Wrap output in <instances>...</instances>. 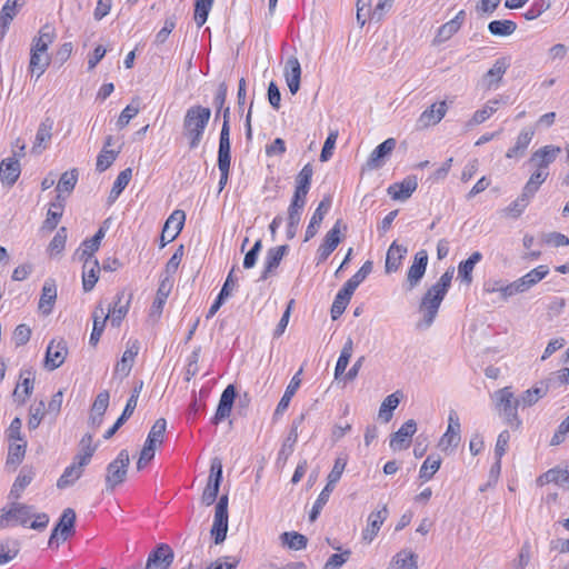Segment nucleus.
Returning <instances> with one entry per match:
<instances>
[{
  "label": "nucleus",
  "mask_w": 569,
  "mask_h": 569,
  "mask_svg": "<svg viewBox=\"0 0 569 569\" xmlns=\"http://www.w3.org/2000/svg\"><path fill=\"white\" fill-rule=\"evenodd\" d=\"M406 253H407L406 247L393 242L387 251L386 264H385L386 272L387 273L396 272L399 269V267L401 266V260L403 259Z\"/></svg>",
  "instance_id": "nucleus-37"
},
{
  "label": "nucleus",
  "mask_w": 569,
  "mask_h": 569,
  "mask_svg": "<svg viewBox=\"0 0 569 569\" xmlns=\"http://www.w3.org/2000/svg\"><path fill=\"white\" fill-rule=\"evenodd\" d=\"M166 428L167 421L164 418H159L158 420H156V422L151 427V430L149 431L146 443L151 445L153 447L161 445L163 441Z\"/></svg>",
  "instance_id": "nucleus-59"
},
{
  "label": "nucleus",
  "mask_w": 569,
  "mask_h": 569,
  "mask_svg": "<svg viewBox=\"0 0 569 569\" xmlns=\"http://www.w3.org/2000/svg\"><path fill=\"white\" fill-rule=\"evenodd\" d=\"M228 532V496L223 495L220 497L216 505L214 519L211 528V536L213 537L214 543L219 545L226 540Z\"/></svg>",
  "instance_id": "nucleus-5"
},
{
  "label": "nucleus",
  "mask_w": 569,
  "mask_h": 569,
  "mask_svg": "<svg viewBox=\"0 0 569 569\" xmlns=\"http://www.w3.org/2000/svg\"><path fill=\"white\" fill-rule=\"evenodd\" d=\"M561 153V148L548 144L536 150L529 158L528 164L535 168L537 171L549 172V166L557 159Z\"/></svg>",
  "instance_id": "nucleus-10"
},
{
  "label": "nucleus",
  "mask_w": 569,
  "mask_h": 569,
  "mask_svg": "<svg viewBox=\"0 0 569 569\" xmlns=\"http://www.w3.org/2000/svg\"><path fill=\"white\" fill-rule=\"evenodd\" d=\"M24 4V0H7L0 11V40L4 37L11 21L18 13V9Z\"/></svg>",
  "instance_id": "nucleus-29"
},
{
  "label": "nucleus",
  "mask_w": 569,
  "mask_h": 569,
  "mask_svg": "<svg viewBox=\"0 0 569 569\" xmlns=\"http://www.w3.org/2000/svg\"><path fill=\"white\" fill-rule=\"evenodd\" d=\"M460 440V432L447 428V431L442 435V437L439 440L438 447L443 452H451L455 448L458 447Z\"/></svg>",
  "instance_id": "nucleus-61"
},
{
  "label": "nucleus",
  "mask_w": 569,
  "mask_h": 569,
  "mask_svg": "<svg viewBox=\"0 0 569 569\" xmlns=\"http://www.w3.org/2000/svg\"><path fill=\"white\" fill-rule=\"evenodd\" d=\"M353 352V341L348 338L345 342L335 368V378H339L347 369Z\"/></svg>",
  "instance_id": "nucleus-52"
},
{
  "label": "nucleus",
  "mask_w": 569,
  "mask_h": 569,
  "mask_svg": "<svg viewBox=\"0 0 569 569\" xmlns=\"http://www.w3.org/2000/svg\"><path fill=\"white\" fill-rule=\"evenodd\" d=\"M347 226L342 222L341 219H338L333 227L327 232L323 242L319 246L317 254L318 261H326L329 256L335 251V249L339 246L341 241V230H346Z\"/></svg>",
  "instance_id": "nucleus-9"
},
{
  "label": "nucleus",
  "mask_w": 569,
  "mask_h": 569,
  "mask_svg": "<svg viewBox=\"0 0 569 569\" xmlns=\"http://www.w3.org/2000/svg\"><path fill=\"white\" fill-rule=\"evenodd\" d=\"M280 540L283 546L292 550H302L308 543L307 537L296 531L281 533Z\"/></svg>",
  "instance_id": "nucleus-56"
},
{
  "label": "nucleus",
  "mask_w": 569,
  "mask_h": 569,
  "mask_svg": "<svg viewBox=\"0 0 569 569\" xmlns=\"http://www.w3.org/2000/svg\"><path fill=\"white\" fill-rule=\"evenodd\" d=\"M417 431V422L413 419L407 420L396 432L390 436L389 446L393 451L409 448L411 438Z\"/></svg>",
  "instance_id": "nucleus-14"
},
{
  "label": "nucleus",
  "mask_w": 569,
  "mask_h": 569,
  "mask_svg": "<svg viewBox=\"0 0 569 569\" xmlns=\"http://www.w3.org/2000/svg\"><path fill=\"white\" fill-rule=\"evenodd\" d=\"M550 383L548 379L546 378L542 381H539L537 385H535L532 388L523 391L520 397L518 398V402L520 403L521 408H528L536 405L540 399H542L550 389Z\"/></svg>",
  "instance_id": "nucleus-22"
},
{
  "label": "nucleus",
  "mask_w": 569,
  "mask_h": 569,
  "mask_svg": "<svg viewBox=\"0 0 569 569\" xmlns=\"http://www.w3.org/2000/svg\"><path fill=\"white\" fill-rule=\"evenodd\" d=\"M21 172L19 160L14 157L3 159L0 163V179L8 186H13Z\"/></svg>",
  "instance_id": "nucleus-30"
},
{
  "label": "nucleus",
  "mask_w": 569,
  "mask_h": 569,
  "mask_svg": "<svg viewBox=\"0 0 569 569\" xmlns=\"http://www.w3.org/2000/svg\"><path fill=\"white\" fill-rule=\"evenodd\" d=\"M428 263V253L426 250H419L413 259V263L407 273L408 290H412L417 287L425 276Z\"/></svg>",
  "instance_id": "nucleus-19"
},
{
  "label": "nucleus",
  "mask_w": 569,
  "mask_h": 569,
  "mask_svg": "<svg viewBox=\"0 0 569 569\" xmlns=\"http://www.w3.org/2000/svg\"><path fill=\"white\" fill-rule=\"evenodd\" d=\"M86 466L87 465H80L79 460L73 459L72 465L67 467L61 477L58 479L57 487L59 489H64L69 486H72L82 476L83 468Z\"/></svg>",
  "instance_id": "nucleus-38"
},
{
  "label": "nucleus",
  "mask_w": 569,
  "mask_h": 569,
  "mask_svg": "<svg viewBox=\"0 0 569 569\" xmlns=\"http://www.w3.org/2000/svg\"><path fill=\"white\" fill-rule=\"evenodd\" d=\"M34 476H36V471H34L33 467H30V466L22 467L11 487L9 497L14 500L19 499L21 497L23 490L31 483Z\"/></svg>",
  "instance_id": "nucleus-28"
},
{
  "label": "nucleus",
  "mask_w": 569,
  "mask_h": 569,
  "mask_svg": "<svg viewBox=\"0 0 569 569\" xmlns=\"http://www.w3.org/2000/svg\"><path fill=\"white\" fill-rule=\"evenodd\" d=\"M78 181V170L72 169L70 171H66L60 177L57 184L58 199L62 198V193L70 194L74 189Z\"/></svg>",
  "instance_id": "nucleus-46"
},
{
  "label": "nucleus",
  "mask_w": 569,
  "mask_h": 569,
  "mask_svg": "<svg viewBox=\"0 0 569 569\" xmlns=\"http://www.w3.org/2000/svg\"><path fill=\"white\" fill-rule=\"evenodd\" d=\"M172 289V280H169V277H164L157 290L156 299L152 303V311L161 313L162 308L166 303L167 298L170 295V291Z\"/></svg>",
  "instance_id": "nucleus-50"
},
{
  "label": "nucleus",
  "mask_w": 569,
  "mask_h": 569,
  "mask_svg": "<svg viewBox=\"0 0 569 569\" xmlns=\"http://www.w3.org/2000/svg\"><path fill=\"white\" fill-rule=\"evenodd\" d=\"M446 295L430 287L421 299L419 309L423 312L425 327H430Z\"/></svg>",
  "instance_id": "nucleus-6"
},
{
  "label": "nucleus",
  "mask_w": 569,
  "mask_h": 569,
  "mask_svg": "<svg viewBox=\"0 0 569 569\" xmlns=\"http://www.w3.org/2000/svg\"><path fill=\"white\" fill-rule=\"evenodd\" d=\"M498 415L512 429H519L522 425L518 415L520 403L511 390V387L501 388L492 395Z\"/></svg>",
  "instance_id": "nucleus-2"
},
{
  "label": "nucleus",
  "mask_w": 569,
  "mask_h": 569,
  "mask_svg": "<svg viewBox=\"0 0 569 569\" xmlns=\"http://www.w3.org/2000/svg\"><path fill=\"white\" fill-rule=\"evenodd\" d=\"M481 259L482 254L476 251L467 260L461 261L458 266V278L469 286L472 282L473 268Z\"/></svg>",
  "instance_id": "nucleus-41"
},
{
  "label": "nucleus",
  "mask_w": 569,
  "mask_h": 569,
  "mask_svg": "<svg viewBox=\"0 0 569 569\" xmlns=\"http://www.w3.org/2000/svg\"><path fill=\"white\" fill-rule=\"evenodd\" d=\"M214 0H196L194 21L198 27L206 23Z\"/></svg>",
  "instance_id": "nucleus-62"
},
{
  "label": "nucleus",
  "mask_w": 569,
  "mask_h": 569,
  "mask_svg": "<svg viewBox=\"0 0 569 569\" xmlns=\"http://www.w3.org/2000/svg\"><path fill=\"white\" fill-rule=\"evenodd\" d=\"M53 130V120L49 117L43 119L38 127L36 139L33 146L31 148V152L34 154H40L44 149H47L51 138Z\"/></svg>",
  "instance_id": "nucleus-23"
},
{
  "label": "nucleus",
  "mask_w": 569,
  "mask_h": 569,
  "mask_svg": "<svg viewBox=\"0 0 569 569\" xmlns=\"http://www.w3.org/2000/svg\"><path fill=\"white\" fill-rule=\"evenodd\" d=\"M57 299V287L53 280L49 279L42 287V292L39 299V310L43 315H49L52 311L53 305Z\"/></svg>",
  "instance_id": "nucleus-32"
},
{
  "label": "nucleus",
  "mask_w": 569,
  "mask_h": 569,
  "mask_svg": "<svg viewBox=\"0 0 569 569\" xmlns=\"http://www.w3.org/2000/svg\"><path fill=\"white\" fill-rule=\"evenodd\" d=\"M483 289L487 293H500L501 299L505 301L519 293L515 281L505 283L502 280H488L485 282Z\"/></svg>",
  "instance_id": "nucleus-35"
},
{
  "label": "nucleus",
  "mask_w": 569,
  "mask_h": 569,
  "mask_svg": "<svg viewBox=\"0 0 569 569\" xmlns=\"http://www.w3.org/2000/svg\"><path fill=\"white\" fill-rule=\"evenodd\" d=\"M417 187V178L410 176L401 182L392 183L387 191L393 200H406L416 191Z\"/></svg>",
  "instance_id": "nucleus-26"
},
{
  "label": "nucleus",
  "mask_w": 569,
  "mask_h": 569,
  "mask_svg": "<svg viewBox=\"0 0 569 569\" xmlns=\"http://www.w3.org/2000/svg\"><path fill=\"white\" fill-rule=\"evenodd\" d=\"M388 515L389 510L385 505L380 510L372 511L368 516L367 527L362 531V541L366 543H371L373 541Z\"/></svg>",
  "instance_id": "nucleus-18"
},
{
  "label": "nucleus",
  "mask_w": 569,
  "mask_h": 569,
  "mask_svg": "<svg viewBox=\"0 0 569 569\" xmlns=\"http://www.w3.org/2000/svg\"><path fill=\"white\" fill-rule=\"evenodd\" d=\"M118 152L109 149H102L97 158L96 169L99 172L106 171L117 159Z\"/></svg>",
  "instance_id": "nucleus-64"
},
{
  "label": "nucleus",
  "mask_w": 569,
  "mask_h": 569,
  "mask_svg": "<svg viewBox=\"0 0 569 569\" xmlns=\"http://www.w3.org/2000/svg\"><path fill=\"white\" fill-rule=\"evenodd\" d=\"M139 343L138 341H133L127 350L123 352L121 360L117 363L114 368V375L120 376L121 378H126L129 376L132 366L134 363V358L139 353Z\"/></svg>",
  "instance_id": "nucleus-27"
},
{
  "label": "nucleus",
  "mask_w": 569,
  "mask_h": 569,
  "mask_svg": "<svg viewBox=\"0 0 569 569\" xmlns=\"http://www.w3.org/2000/svg\"><path fill=\"white\" fill-rule=\"evenodd\" d=\"M302 372V369H300L293 377L292 379L290 380L289 385L287 386L286 388V391L282 396V398L280 399L277 408H276V411H274V415L278 416V415H282L289 407V403L292 399V397L295 396V393L297 392L298 388L300 387V383H301V380L299 378L300 373Z\"/></svg>",
  "instance_id": "nucleus-39"
},
{
  "label": "nucleus",
  "mask_w": 569,
  "mask_h": 569,
  "mask_svg": "<svg viewBox=\"0 0 569 569\" xmlns=\"http://www.w3.org/2000/svg\"><path fill=\"white\" fill-rule=\"evenodd\" d=\"M396 139L388 138L379 146H377L370 153L366 162V168L369 170H376L381 168L385 164L386 159L391 154V152L396 148Z\"/></svg>",
  "instance_id": "nucleus-16"
},
{
  "label": "nucleus",
  "mask_w": 569,
  "mask_h": 569,
  "mask_svg": "<svg viewBox=\"0 0 569 569\" xmlns=\"http://www.w3.org/2000/svg\"><path fill=\"white\" fill-rule=\"evenodd\" d=\"M222 481V465L221 461L214 458L211 462L210 476L207 486L203 490L201 501L206 506H211L219 493L220 483Z\"/></svg>",
  "instance_id": "nucleus-7"
},
{
  "label": "nucleus",
  "mask_w": 569,
  "mask_h": 569,
  "mask_svg": "<svg viewBox=\"0 0 569 569\" xmlns=\"http://www.w3.org/2000/svg\"><path fill=\"white\" fill-rule=\"evenodd\" d=\"M312 174L313 168L310 163H307L297 176L296 189L293 193L295 197L307 199V194L309 192L311 184Z\"/></svg>",
  "instance_id": "nucleus-36"
},
{
  "label": "nucleus",
  "mask_w": 569,
  "mask_h": 569,
  "mask_svg": "<svg viewBox=\"0 0 569 569\" xmlns=\"http://www.w3.org/2000/svg\"><path fill=\"white\" fill-rule=\"evenodd\" d=\"M230 127L222 124L219 138L218 163H230Z\"/></svg>",
  "instance_id": "nucleus-44"
},
{
  "label": "nucleus",
  "mask_w": 569,
  "mask_h": 569,
  "mask_svg": "<svg viewBox=\"0 0 569 569\" xmlns=\"http://www.w3.org/2000/svg\"><path fill=\"white\" fill-rule=\"evenodd\" d=\"M210 118V108L196 104L187 109L182 121V134L188 140L190 149H196L200 144Z\"/></svg>",
  "instance_id": "nucleus-1"
},
{
  "label": "nucleus",
  "mask_w": 569,
  "mask_h": 569,
  "mask_svg": "<svg viewBox=\"0 0 569 569\" xmlns=\"http://www.w3.org/2000/svg\"><path fill=\"white\" fill-rule=\"evenodd\" d=\"M510 63L507 58H499L492 67L482 76L479 86L486 91L495 90L499 87Z\"/></svg>",
  "instance_id": "nucleus-11"
},
{
  "label": "nucleus",
  "mask_w": 569,
  "mask_h": 569,
  "mask_svg": "<svg viewBox=\"0 0 569 569\" xmlns=\"http://www.w3.org/2000/svg\"><path fill=\"white\" fill-rule=\"evenodd\" d=\"M549 172L533 170L522 191L525 196L533 197L540 186L547 180Z\"/></svg>",
  "instance_id": "nucleus-58"
},
{
  "label": "nucleus",
  "mask_w": 569,
  "mask_h": 569,
  "mask_svg": "<svg viewBox=\"0 0 569 569\" xmlns=\"http://www.w3.org/2000/svg\"><path fill=\"white\" fill-rule=\"evenodd\" d=\"M441 466V458L439 456L430 455L423 461L420 470L419 478L423 481H429Z\"/></svg>",
  "instance_id": "nucleus-54"
},
{
  "label": "nucleus",
  "mask_w": 569,
  "mask_h": 569,
  "mask_svg": "<svg viewBox=\"0 0 569 569\" xmlns=\"http://www.w3.org/2000/svg\"><path fill=\"white\" fill-rule=\"evenodd\" d=\"M67 355L68 347L63 339L51 340L47 347L44 367L48 370L58 369L64 362Z\"/></svg>",
  "instance_id": "nucleus-15"
},
{
  "label": "nucleus",
  "mask_w": 569,
  "mask_h": 569,
  "mask_svg": "<svg viewBox=\"0 0 569 569\" xmlns=\"http://www.w3.org/2000/svg\"><path fill=\"white\" fill-rule=\"evenodd\" d=\"M174 553L167 543H159L148 556L144 569H169Z\"/></svg>",
  "instance_id": "nucleus-12"
},
{
  "label": "nucleus",
  "mask_w": 569,
  "mask_h": 569,
  "mask_svg": "<svg viewBox=\"0 0 569 569\" xmlns=\"http://www.w3.org/2000/svg\"><path fill=\"white\" fill-rule=\"evenodd\" d=\"M50 63L49 56L44 52L31 50V57L29 62V70L31 73H37V78H40L47 70Z\"/></svg>",
  "instance_id": "nucleus-48"
},
{
  "label": "nucleus",
  "mask_w": 569,
  "mask_h": 569,
  "mask_svg": "<svg viewBox=\"0 0 569 569\" xmlns=\"http://www.w3.org/2000/svg\"><path fill=\"white\" fill-rule=\"evenodd\" d=\"M330 207H331V198L329 196H327L320 201V203L318 204L317 209L315 210V212L310 219V222L307 227L306 234H305L306 242L309 241L311 238H313L317 234L318 229H319L325 216L329 211Z\"/></svg>",
  "instance_id": "nucleus-24"
},
{
  "label": "nucleus",
  "mask_w": 569,
  "mask_h": 569,
  "mask_svg": "<svg viewBox=\"0 0 569 569\" xmlns=\"http://www.w3.org/2000/svg\"><path fill=\"white\" fill-rule=\"evenodd\" d=\"M549 273V268L545 264H540L521 278L515 280L519 293L528 291L530 288L540 282Z\"/></svg>",
  "instance_id": "nucleus-25"
},
{
  "label": "nucleus",
  "mask_w": 569,
  "mask_h": 569,
  "mask_svg": "<svg viewBox=\"0 0 569 569\" xmlns=\"http://www.w3.org/2000/svg\"><path fill=\"white\" fill-rule=\"evenodd\" d=\"M517 29V24L511 20H493L489 22L488 30L492 36L508 37Z\"/></svg>",
  "instance_id": "nucleus-53"
},
{
  "label": "nucleus",
  "mask_w": 569,
  "mask_h": 569,
  "mask_svg": "<svg viewBox=\"0 0 569 569\" xmlns=\"http://www.w3.org/2000/svg\"><path fill=\"white\" fill-rule=\"evenodd\" d=\"M186 221V213L183 210H174L166 220L161 233V247L173 241L181 232Z\"/></svg>",
  "instance_id": "nucleus-13"
},
{
  "label": "nucleus",
  "mask_w": 569,
  "mask_h": 569,
  "mask_svg": "<svg viewBox=\"0 0 569 569\" xmlns=\"http://www.w3.org/2000/svg\"><path fill=\"white\" fill-rule=\"evenodd\" d=\"M56 37L54 28L50 24H44L40 30L38 37L33 40L31 50L47 53L49 44L52 43Z\"/></svg>",
  "instance_id": "nucleus-42"
},
{
  "label": "nucleus",
  "mask_w": 569,
  "mask_h": 569,
  "mask_svg": "<svg viewBox=\"0 0 569 569\" xmlns=\"http://www.w3.org/2000/svg\"><path fill=\"white\" fill-rule=\"evenodd\" d=\"M307 199L292 197L291 203L288 208V222L290 224V229H297L302 210L305 208Z\"/></svg>",
  "instance_id": "nucleus-55"
},
{
  "label": "nucleus",
  "mask_w": 569,
  "mask_h": 569,
  "mask_svg": "<svg viewBox=\"0 0 569 569\" xmlns=\"http://www.w3.org/2000/svg\"><path fill=\"white\" fill-rule=\"evenodd\" d=\"M131 177H132L131 168H127L118 174V177L113 183V187L110 191V194L108 197L109 203H112L118 199V197L121 194V192L124 190V188L129 184Z\"/></svg>",
  "instance_id": "nucleus-49"
},
{
  "label": "nucleus",
  "mask_w": 569,
  "mask_h": 569,
  "mask_svg": "<svg viewBox=\"0 0 569 569\" xmlns=\"http://www.w3.org/2000/svg\"><path fill=\"white\" fill-rule=\"evenodd\" d=\"M531 197L525 196L522 191L521 194L512 201L507 208L503 209V213L510 218H518L525 211L527 206L529 204Z\"/></svg>",
  "instance_id": "nucleus-60"
},
{
  "label": "nucleus",
  "mask_w": 569,
  "mask_h": 569,
  "mask_svg": "<svg viewBox=\"0 0 569 569\" xmlns=\"http://www.w3.org/2000/svg\"><path fill=\"white\" fill-rule=\"evenodd\" d=\"M535 136L533 129H523L517 137L516 143L513 147L509 148L506 152V158H521L525 156L527 148L529 147L532 138Z\"/></svg>",
  "instance_id": "nucleus-33"
},
{
  "label": "nucleus",
  "mask_w": 569,
  "mask_h": 569,
  "mask_svg": "<svg viewBox=\"0 0 569 569\" xmlns=\"http://www.w3.org/2000/svg\"><path fill=\"white\" fill-rule=\"evenodd\" d=\"M283 76L291 94H296L300 89L301 66L297 57L291 56L287 59L283 68Z\"/></svg>",
  "instance_id": "nucleus-21"
},
{
  "label": "nucleus",
  "mask_w": 569,
  "mask_h": 569,
  "mask_svg": "<svg viewBox=\"0 0 569 569\" xmlns=\"http://www.w3.org/2000/svg\"><path fill=\"white\" fill-rule=\"evenodd\" d=\"M402 395L396 391L385 398L379 408V418L385 422H389L392 418V411L399 406Z\"/></svg>",
  "instance_id": "nucleus-45"
},
{
  "label": "nucleus",
  "mask_w": 569,
  "mask_h": 569,
  "mask_svg": "<svg viewBox=\"0 0 569 569\" xmlns=\"http://www.w3.org/2000/svg\"><path fill=\"white\" fill-rule=\"evenodd\" d=\"M447 111L448 106L446 101L432 103L420 114V117L417 120V127L419 129H426L431 126H436L443 119Z\"/></svg>",
  "instance_id": "nucleus-17"
},
{
  "label": "nucleus",
  "mask_w": 569,
  "mask_h": 569,
  "mask_svg": "<svg viewBox=\"0 0 569 569\" xmlns=\"http://www.w3.org/2000/svg\"><path fill=\"white\" fill-rule=\"evenodd\" d=\"M130 465L129 452L122 449L117 458L107 466L106 473V490L113 491L114 488L121 485L127 477L128 467Z\"/></svg>",
  "instance_id": "nucleus-3"
},
{
  "label": "nucleus",
  "mask_w": 569,
  "mask_h": 569,
  "mask_svg": "<svg viewBox=\"0 0 569 569\" xmlns=\"http://www.w3.org/2000/svg\"><path fill=\"white\" fill-rule=\"evenodd\" d=\"M83 262L82 271V286L86 292H89L96 286L99 277V262L97 259H86Z\"/></svg>",
  "instance_id": "nucleus-34"
},
{
  "label": "nucleus",
  "mask_w": 569,
  "mask_h": 569,
  "mask_svg": "<svg viewBox=\"0 0 569 569\" xmlns=\"http://www.w3.org/2000/svg\"><path fill=\"white\" fill-rule=\"evenodd\" d=\"M80 451L76 455L74 460H79L80 465H88L97 450V446L92 445V435L86 433L80 440Z\"/></svg>",
  "instance_id": "nucleus-47"
},
{
  "label": "nucleus",
  "mask_w": 569,
  "mask_h": 569,
  "mask_svg": "<svg viewBox=\"0 0 569 569\" xmlns=\"http://www.w3.org/2000/svg\"><path fill=\"white\" fill-rule=\"evenodd\" d=\"M99 310L100 316L98 318L94 317L93 328L89 340L90 345L92 346H96L99 342L101 335L104 330L106 322L110 317V309H108L107 312L104 308H99Z\"/></svg>",
  "instance_id": "nucleus-57"
},
{
  "label": "nucleus",
  "mask_w": 569,
  "mask_h": 569,
  "mask_svg": "<svg viewBox=\"0 0 569 569\" xmlns=\"http://www.w3.org/2000/svg\"><path fill=\"white\" fill-rule=\"evenodd\" d=\"M123 298H124V292L123 291L119 292L117 295V301L114 302L113 308L112 309L109 308L110 315H111V325L113 327H119L122 319L126 317V315L128 312L130 297L127 299L124 305L121 303Z\"/></svg>",
  "instance_id": "nucleus-51"
},
{
  "label": "nucleus",
  "mask_w": 569,
  "mask_h": 569,
  "mask_svg": "<svg viewBox=\"0 0 569 569\" xmlns=\"http://www.w3.org/2000/svg\"><path fill=\"white\" fill-rule=\"evenodd\" d=\"M76 518L77 516L72 508H67L63 510L59 522L51 532L49 538V546H51L53 542L59 545V541H66L67 538L74 532Z\"/></svg>",
  "instance_id": "nucleus-8"
},
{
  "label": "nucleus",
  "mask_w": 569,
  "mask_h": 569,
  "mask_svg": "<svg viewBox=\"0 0 569 569\" xmlns=\"http://www.w3.org/2000/svg\"><path fill=\"white\" fill-rule=\"evenodd\" d=\"M500 101V99L488 100L481 109L473 113L467 126L471 128L488 120L498 110Z\"/></svg>",
  "instance_id": "nucleus-40"
},
{
  "label": "nucleus",
  "mask_w": 569,
  "mask_h": 569,
  "mask_svg": "<svg viewBox=\"0 0 569 569\" xmlns=\"http://www.w3.org/2000/svg\"><path fill=\"white\" fill-rule=\"evenodd\" d=\"M63 213V203L52 202L48 210L47 219L44 220L43 227L53 230L58 226V222Z\"/></svg>",
  "instance_id": "nucleus-63"
},
{
  "label": "nucleus",
  "mask_w": 569,
  "mask_h": 569,
  "mask_svg": "<svg viewBox=\"0 0 569 569\" xmlns=\"http://www.w3.org/2000/svg\"><path fill=\"white\" fill-rule=\"evenodd\" d=\"M387 569H417V556L408 550H401L391 560Z\"/></svg>",
  "instance_id": "nucleus-43"
},
{
  "label": "nucleus",
  "mask_w": 569,
  "mask_h": 569,
  "mask_svg": "<svg viewBox=\"0 0 569 569\" xmlns=\"http://www.w3.org/2000/svg\"><path fill=\"white\" fill-rule=\"evenodd\" d=\"M32 516V507L19 502H12L10 507L3 508L0 515V529L10 526H26Z\"/></svg>",
  "instance_id": "nucleus-4"
},
{
  "label": "nucleus",
  "mask_w": 569,
  "mask_h": 569,
  "mask_svg": "<svg viewBox=\"0 0 569 569\" xmlns=\"http://www.w3.org/2000/svg\"><path fill=\"white\" fill-rule=\"evenodd\" d=\"M237 391L233 385H229L220 397L218 408L216 415L213 416L211 422L213 425H219L222 420L228 418L231 413L232 406L234 402Z\"/></svg>",
  "instance_id": "nucleus-20"
},
{
  "label": "nucleus",
  "mask_w": 569,
  "mask_h": 569,
  "mask_svg": "<svg viewBox=\"0 0 569 569\" xmlns=\"http://www.w3.org/2000/svg\"><path fill=\"white\" fill-rule=\"evenodd\" d=\"M287 251H288V246H286V244L279 246V247H273L268 250L266 261H264V269L260 277L261 280L268 279L269 274L276 268H278V266L280 264V262H281L283 256L287 253Z\"/></svg>",
  "instance_id": "nucleus-31"
}]
</instances>
